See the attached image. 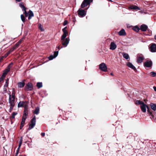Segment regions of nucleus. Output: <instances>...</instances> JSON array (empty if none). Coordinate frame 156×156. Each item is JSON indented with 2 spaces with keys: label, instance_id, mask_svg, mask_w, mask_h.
Returning a JSON list of instances; mask_svg holds the SVG:
<instances>
[{
  "label": "nucleus",
  "instance_id": "obj_47",
  "mask_svg": "<svg viewBox=\"0 0 156 156\" xmlns=\"http://www.w3.org/2000/svg\"><path fill=\"white\" fill-rule=\"evenodd\" d=\"M22 141H23L22 137H21L20 138V140L19 143H22Z\"/></svg>",
  "mask_w": 156,
  "mask_h": 156
},
{
  "label": "nucleus",
  "instance_id": "obj_53",
  "mask_svg": "<svg viewBox=\"0 0 156 156\" xmlns=\"http://www.w3.org/2000/svg\"><path fill=\"white\" fill-rule=\"evenodd\" d=\"M32 17V16H29V17H28V20H30V19H31Z\"/></svg>",
  "mask_w": 156,
  "mask_h": 156
},
{
  "label": "nucleus",
  "instance_id": "obj_28",
  "mask_svg": "<svg viewBox=\"0 0 156 156\" xmlns=\"http://www.w3.org/2000/svg\"><path fill=\"white\" fill-rule=\"evenodd\" d=\"M26 118H22V121L21 123L20 126V127H23L25 124V121Z\"/></svg>",
  "mask_w": 156,
  "mask_h": 156
},
{
  "label": "nucleus",
  "instance_id": "obj_43",
  "mask_svg": "<svg viewBox=\"0 0 156 156\" xmlns=\"http://www.w3.org/2000/svg\"><path fill=\"white\" fill-rule=\"evenodd\" d=\"M68 23V21L67 20H65L63 23V24L64 26H65L66 25H67Z\"/></svg>",
  "mask_w": 156,
  "mask_h": 156
},
{
  "label": "nucleus",
  "instance_id": "obj_38",
  "mask_svg": "<svg viewBox=\"0 0 156 156\" xmlns=\"http://www.w3.org/2000/svg\"><path fill=\"white\" fill-rule=\"evenodd\" d=\"M17 114L16 112H13L12 113V115L11 116V118L14 119L15 118V116Z\"/></svg>",
  "mask_w": 156,
  "mask_h": 156
},
{
  "label": "nucleus",
  "instance_id": "obj_57",
  "mask_svg": "<svg viewBox=\"0 0 156 156\" xmlns=\"http://www.w3.org/2000/svg\"><path fill=\"white\" fill-rule=\"evenodd\" d=\"M33 127H29V130H30L32 128H33Z\"/></svg>",
  "mask_w": 156,
  "mask_h": 156
},
{
  "label": "nucleus",
  "instance_id": "obj_3",
  "mask_svg": "<svg viewBox=\"0 0 156 156\" xmlns=\"http://www.w3.org/2000/svg\"><path fill=\"white\" fill-rule=\"evenodd\" d=\"M93 1V0H84L81 5V8H84L87 7L88 5H89Z\"/></svg>",
  "mask_w": 156,
  "mask_h": 156
},
{
  "label": "nucleus",
  "instance_id": "obj_44",
  "mask_svg": "<svg viewBox=\"0 0 156 156\" xmlns=\"http://www.w3.org/2000/svg\"><path fill=\"white\" fill-rule=\"evenodd\" d=\"M133 30L135 31L136 32V26H135L132 28Z\"/></svg>",
  "mask_w": 156,
  "mask_h": 156
},
{
  "label": "nucleus",
  "instance_id": "obj_36",
  "mask_svg": "<svg viewBox=\"0 0 156 156\" xmlns=\"http://www.w3.org/2000/svg\"><path fill=\"white\" fill-rule=\"evenodd\" d=\"M20 44H19L18 42L16 43L14 46L12 48V49H14V50L16 48H17L19 45H20Z\"/></svg>",
  "mask_w": 156,
  "mask_h": 156
},
{
  "label": "nucleus",
  "instance_id": "obj_17",
  "mask_svg": "<svg viewBox=\"0 0 156 156\" xmlns=\"http://www.w3.org/2000/svg\"><path fill=\"white\" fill-rule=\"evenodd\" d=\"M26 101H20L18 104V108L24 107L26 105H27L26 104Z\"/></svg>",
  "mask_w": 156,
  "mask_h": 156
},
{
  "label": "nucleus",
  "instance_id": "obj_27",
  "mask_svg": "<svg viewBox=\"0 0 156 156\" xmlns=\"http://www.w3.org/2000/svg\"><path fill=\"white\" fill-rule=\"evenodd\" d=\"M19 6L23 10L25 11L27 9L24 6L23 2L20 3Z\"/></svg>",
  "mask_w": 156,
  "mask_h": 156
},
{
  "label": "nucleus",
  "instance_id": "obj_26",
  "mask_svg": "<svg viewBox=\"0 0 156 156\" xmlns=\"http://www.w3.org/2000/svg\"><path fill=\"white\" fill-rule=\"evenodd\" d=\"M39 110L40 108L39 107H37L33 112L34 114L38 115L39 113Z\"/></svg>",
  "mask_w": 156,
  "mask_h": 156
},
{
  "label": "nucleus",
  "instance_id": "obj_59",
  "mask_svg": "<svg viewBox=\"0 0 156 156\" xmlns=\"http://www.w3.org/2000/svg\"><path fill=\"white\" fill-rule=\"evenodd\" d=\"M110 75H112V76H113V73H110Z\"/></svg>",
  "mask_w": 156,
  "mask_h": 156
},
{
  "label": "nucleus",
  "instance_id": "obj_49",
  "mask_svg": "<svg viewBox=\"0 0 156 156\" xmlns=\"http://www.w3.org/2000/svg\"><path fill=\"white\" fill-rule=\"evenodd\" d=\"M138 12L140 13H143L144 12V10H142L141 11H139Z\"/></svg>",
  "mask_w": 156,
  "mask_h": 156
},
{
  "label": "nucleus",
  "instance_id": "obj_52",
  "mask_svg": "<svg viewBox=\"0 0 156 156\" xmlns=\"http://www.w3.org/2000/svg\"><path fill=\"white\" fill-rule=\"evenodd\" d=\"M153 88L154 89V90L156 91V87L154 86L153 87Z\"/></svg>",
  "mask_w": 156,
  "mask_h": 156
},
{
  "label": "nucleus",
  "instance_id": "obj_63",
  "mask_svg": "<svg viewBox=\"0 0 156 156\" xmlns=\"http://www.w3.org/2000/svg\"><path fill=\"white\" fill-rule=\"evenodd\" d=\"M132 98L133 99H134V98L133 97Z\"/></svg>",
  "mask_w": 156,
  "mask_h": 156
},
{
  "label": "nucleus",
  "instance_id": "obj_15",
  "mask_svg": "<svg viewBox=\"0 0 156 156\" xmlns=\"http://www.w3.org/2000/svg\"><path fill=\"white\" fill-rule=\"evenodd\" d=\"M58 54V51H55L54 53V55H51L50 56H49L48 57V59L49 60H51L53 59L54 58H55L56 57Z\"/></svg>",
  "mask_w": 156,
  "mask_h": 156
},
{
  "label": "nucleus",
  "instance_id": "obj_22",
  "mask_svg": "<svg viewBox=\"0 0 156 156\" xmlns=\"http://www.w3.org/2000/svg\"><path fill=\"white\" fill-rule=\"evenodd\" d=\"M119 35L120 36H125L126 35V33L124 29H122L119 32Z\"/></svg>",
  "mask_w": 156,
  "mask_h": 156
},
{
  "label": "nucleus",
  "instance_id": "obj_12",
  "mask_svg": "<svg viewBox=\"0 0 156 156\" xmlns=\"http://www.w3.org/2000/svg\"><path fill=\"white\" fill-rule=\"evenodd\" d=\"M28 115V110L27 106L25 105L24 107V113L22 117L27 119Z\"/></svg>",
  "mask_w": 156,
  "mask_h": 156
},
{
  "label": "nucleus",
  "instance_id": "obj_61",
  "mask_svg": "<svg viewBox=\"0 0 156 156\" xmlns=\"http://www.w3.org/2000/svg\"><path fill=\"white\" fill-rule=\"evenodd\" d=\"M154 39L156 40V35L154 36Z\"/></svg>",
  "mask_w": 156,
  "mask_h": 156
},
{
  "label": "nucleus",
  "instance_id": "obj_30",
  "mask_svg": "<svg viewBox=\"0 0 156 156\" xmlns=\"http://www.w3.org/2000/svg\"><path fill=\"white\" fill-rule=\"evenodd\" d=\"M37 87L38 88H40L42 87V84L41 82H38L36 84Z\"/></svg>",
  "mask_w": 156,
  "mask_h": 156
},
{
  "label": "nucleus",
  "instance_id": "obj_54",
  "mask_svg": "<svg viewBox=\"0 0 156 156\" xmlns=\"http://www.w3.org/2000/svg\"><path fill=\"white\" fill-rule=\"evenodd\" d=\"M140 9L139 8V7H138L137 6V11H138V10H140Z\"/></svg>",
  "mask_w": 156,
  "mask_h": 156
},
{
  "label": "nucleus",
  "instance_id": "obj_46",
  "mask_svg": "<svg viewBox=\"0 0 156 156\" xmlns=\"http://www.w3.org/2000/svg\"><path fill=\"white\" fill-rule=\"evenodd\" d=\"M4 58V56H2L0 58V63L3 60Z\"/></svg>",
  "mask_w": 156,
  "mask_h": 156
},
{
  "label": "nucleus",
  "instance_id": "obj_11",
  "mask_svg": "<svg viewBox=\"0 0 156 156\" xmlns=\"http://www.w3.org/2000/svg\"><path fill=\"white\" fill-rule=\"evenodd\" d=\"M99 69L105 72L107 70V67L106 64L104 63H102L99 65Z\"/></svg>",
  "mask_w": 156,
  "mask_h": 156
},
{
  "label": "nucleus",
  "instance_id": "obj_16",
  "mask_svg": "<svg viewBox=\"0 0 156 156\" xmlns=\"http://www.w3.org/2000/svg\"><path fill=\"white\" fill-rule=\"evenodd\" d=\"M9 71V70H8L6 69H5L3 71L2 75L0 78H2V79L3 80L4 78L6 76Z\"/></svg>",
  "mask_w": 156,
  "mask_h": 156
},
{
  "label": "nucleus",
  "instance_id": "obj_19",
  "mask_svg": "<svg viewBox=\"0 0 156 156\" xmlns=\"http://www.w3.org/2000/svg\"><path fill=\"white\" fill-rule=\"evenodd\" d=\"M9 79L8 78L7 79L5 80V83L4 85V90L5 91H6L7 88L8 87Z\"/></svg>",
  "mask_w": 156,
  "mask_h": 156
},
{
  "label": "nucleus",
  "instance_id": "obj_34",
  "mask_svg": "<svg viewBox=\"0 0 156 156\" xmlns=\"http://www.w3.org/2000/svg\"><path fill=\"white\" fill-rule=\"evenodd\" d=\"M29 16H30L33 17L34 16V14L32 11L31 10H29L28 12Z\"/></svg>",
  "mask_w": 156,
  "mask_h": 156
},
{
  "label": "nucleus",
  "instance_id": "obj_31",
  "mask_svg": "<svg viewBox=\"0 0 156 156\" xmlns=\"http://www.w3.org/2000/svg\"><path fill=\"white\" fill-rule=\"evenodd\" d=\"M15 90L14 88H13L12 89V94L11 95V97L12 98H15Z\"/></svg>",
  "mask_w": 156,
  "mask_h": 156
},
{
  "label": "nucleus",
  "instance_id": "obj_45",
  "mask_svg": "<svg viewBox=\"0 0 156 156\" xmlns=\"http://www.w3.org/2000/svg\"><path fill=\"white\" fill-rule=\"evenodd\" d=\"M22 143H19V146H18V147L17 148V149H18V151H19V150H20V148L22 145Z\"/></svg>",
  "mask_w": 156,
  "mask_h": 156
},
{
  "label": "nucleus",
  "instance_id": "obj_8",
  "mask_svg": "<svg viewBox=\"0 0 156 156\" xmlns=\"http://www.w3.org/2000/svg\"><path fill=\"white\" fill-rule=\"evenodd\" d=\"M9 102L10 105H15V97L12 98L10 93H9Z\"/></svg>",
  "mask_w": 156,
  "mask_h": 156
},
{
  "label": "nucleus",
  "instance_id": "obj_33",
  "mask_svg": "<svg viewBox=\"0 0 156 156\" xmlns=\"http://www.w3.org/2000/svg\"><path fill=\"white\" fill-rule=\"evenodd\" d=\"M13 64V63L12 62L9 65L6 69H7L8 70H9L10 71V69L12 67Z\"/></svg>",
  "mask_w": 156,
  "mask_h": 156
},
{
  "label": "nucleus",
  "instance_id": "obj_20",
  "mask_svg": "<svg viewBox=\"0 0 156 156\" xmlns=\"http://www.w3.org/2000/svg\"><path fill=\"white\" fill-rule=\"evenodd\" d=\"M25 81H26V80L24 79V80H23V82H19L18 83V87L22 88V87H24V86H25Z\"/></svg>",
  "mask_w": 156,
  "mask_h": 156
},
{
  "label": "nucleus",
  "instance_id": "obj_51",
  "mask_svg": "<svg viewBox=\"0 0 156 156\" xmlns=\"http://www.w3.org/2000/svg\"><path fill=\"white\" fill-rule=\"evenodd\" d=\"M19 151H18V149L17 150H16V156H17Z\"/></svg>",
  "mask_w": 156,
  "mask_h": 156
},
{
  "label": "nucleus",
  "instance_id": "obj_37",
  "mask_svg": "<svg viewBox=\"0 0 156 156\" xmlns=\"http://www.w3.org/2000/svg\"><path fill=\"white\" fill-rule=\"evenodd\" d=\"M150 74L152 77H155L156 76V73L154 72H151Z\"/></svg>",
  "mask_w": 156,
  "mask_h": 156
},
{
  "label": "nucleus",
  "instance_id": "obj_62",
  "mask_svg": "<svg viewBox=\"0 0 156 156\" xmlns=\"http://www.w3.org/2000/svg\"><path fill=\"white\" fill-rule=\"evenodd\" d=\"M22 127H20V129H22Z\"/></svg>",
  "mask_w": 156,
  "mask_h": 156
},
{
  "label": "nucleus",
  "instance_id": "obj_7",
  "mask_svg": "<svg viewBox=\"0 0 156 156\" xmlns=\"http://www.w3.org/2000/svg\"><path fill=\"white\" fill-rule=\"evenodd\" d=\"M144 59V55L142 54L137 55V63H142Z\"/></svg>",
  "mask_w": 156,
  "mask_h": 156
},
{
  "label": "nucleus",
  "instance_id": "obj_56",
  "mask_svg": "<svg viewBox=\"0 0 156 156\" xmlns=\"http://www.w3.org/2000/svg\"><path fill=\"white\" fill-rule=\"evenodd\" d=\"M3 80H2V78H0V83Z\"/></svg>",
  "mask_w": 156,
  "mask_h": 156
},
{
  "label": "nucleus",
  "instance_id": "obj_55",
  "mask_svg": "<svg viewBox=\"0 0 156 156\" xmlns=\"http://www.w3.org/2000/svg\"><path fill=\"white\" fill-rule=\"evenodd\" d=\"M17 2H20L21 1V0H16Z\"/></svg>",
  "mask_w": 156,
  "mask_h": 156
},
{
  "label": "nucleus",
  "instance_id": "obj_9",
  "mask_svg": "<svg viewBox=\"0 0 156 156\" xmlns=\"http://www.w3.org/2000/svg\"><path fill=\"white\" fill-rule=\"evenodd\" d=\"M67 28V27H66L62 30L63 34L61 37L62 40L65 39L68 34V32L66 30Z\"/></svg>",
  "mask_w": 156,
  "mask_h": 156
},
{
  "label": "nucleus",
  "instance_id": "obj_5",
  "mask_svg": "<svg viewBox=\"0 0 156 156\" xmlns=\"http://www.w3.org/2000/svg\"><path fill=\"white\" fill-rule=\"evenodd\" d=\"M148 28V27L146 25L143 24L142 25L140 28L137 26V33L140 30L143 31H146Z\"/></svg>",
  "mask_w": 156,
  "mask_h": 156
},
{
  "label": "nucleus",
  "instance_id": "obj_60",
  "mask_svg": "<svg viewBox=\"0 0 156 156\" xmlns=\"http://www.w3.org/2000/svg\"><path fill=\"white\" fill-rule=\"evenodd\" d=\"M146 101H147V100H146V99H144V101H145L146 103Z\"/></svg>",
  "mask_w": 156,
  "mask_h": 156
},
{
  "label": "nucleus",
  "instance_id": "obj_29",
  "mask_svg": "<svg viewBox=\"0 0 156 156\" xmlns=\"http://www.w3.org/2000/svg\"><path fill=\"white\" fill-rule=\"evenodd\" d=\"M122 55L123 57L126 59H128L129 58V55L127 53H123L122 54Z\"/></svg>",
  "mask_w": 156,
  "mask_h": 156
},
{
  "label": "nucleus",
  "instance_id": "obj_13",
  "mask_svg": "<svg viewBox=\"0 0 156 156\" xmlns=\"http://www.w3.org/2000/svg\"><path fill=\"white\" fill-rule=\"evenodd\" d=\"M36 116L35 115H34L33 118L30 121L29 127H34L35 126L36 123Z\"/></svg>",
  "mask_w": 156,
  "mask_h": 156
},
{
  "label": "nucleus",
  "instance_id": "obj_1",
  "mask_svg": "<svg viewBox=\"0 0 156 156\" xmlns=\"http://www.w3.org/2000/svg\"><path fill=\"white\" fill-rule=\"evenodd\" d=\"M137 104L140 105V107L143 112L145 113L146 112L147 105L140 100H137Z\"/></svg>",
  "mask_w": 156,
  "mask_h": 156
},
{
  "label": "nucleus",
  "instance_id": "obj_4",
  "mask_svg": "<svg viewBox=\"0 0 156 156\" xmlns=\"http://www.w3.org/2000/svg\"><path fill=\"white\" fill-rule=\"evenodd\" d=\"M86 11L84 9H79L77 11V13L79 16L81 17H83L86 16Z\"/></svg>",
  "mask_w": 156,
  "mask_h": 156
},
{
  "label": "nucleus",
  "instance_id": "obj_23",
  "mask_svg": "<svg viewBox=\"0 0 156 156\" xmlns=\"http://www.w3.org/2000/svg\"><path fill=\"white\" fill-rule=\"evenodd\" d=\"M146 108L147 109V112L150 114V115L152 117H154V115L152 114L153 112L151 111L149 108V107H148V106L147 105Z\"/></svg>",
  "mask_w": 156,
  "mask_h": 156
},
{
  "label": "nucleus",
  "instance_id": "obj_2",
  "mask_svg": "<svg viewBox=\"0 0 156 156\" xmlns=\"http://www.w3.org/2000/svg\"><path fill=\"white\" fill-rule=\"evenodd\" d=\"M33 86L31 82H29L26 83L24 90L25 91H32L33 89Z\"/></svg>",
  "mask_w": 156,
  "mask_h": 156
},
{
  "label": "nucleus",
  "instance_id": "obj_40",
  "mask_svg": "<svg viewBox=\"0 0 156 156\" xmlns=\"http://www.w3.org/2000/svg\"><path fill=\"white\" fill-rule=\"evenodd\" d=\"M15 105H10V108L9 109V112H11L13 108Z\"/></svg>",
  "mask_w": 156,
  "mask_h": 156
},
{
  "label": "nucleus",
  "instance_id": "obj_14",
  "mask_svg": "<svg viewBox=\"0 0 156 156\" xmlns=\"http://www.w3.org/2000/svg\"><path fill=\"white\" fill-rule=\"evenodd\" d=\"M144 65L145 67L148 68L151 67L152 65V62L151 60L149 61H147L144 62Z\"/></svg>",
  "mask_w": 156,
  "mask_h": 156
},
{
  "label": "nucleus",
  "instance_id": "obj_32",
  "mask_svg": "<svg viewBox=\"0 0 156 156\" xmlns=\"http://www.w3.org/2000/svg\"><path fill=\"white\" fill-rule=\"evenodd\" d=\"M20 17L22 22L23 23H25V18L23 14H22L21 15Z\"/></svg>",
  "mask_w": 156,
  "mask_h": 156
},
{
  "label": "nucleus",
  "instance_id": "obj_42",
  "mask_svg": "<svg viewBox=\"0 0 156 156\" xmlns=\"http://www.w3.org/2000/svg\"><path fill=\"white\" fill-rule=\"evenodd\" d=\"M131 9H133L136 10V6H131Z\"/></svg>",
  "mask_w": 156,
  "mask_h": 156
},
{
  "label": "nucleus",
  "instance_id": "obj_50",
  "mask_svg": "<svg viewBox=\"0 0 156 156\" xmlns=\"http://www.w3.org/2000/svg\"><path fill=\"white\" fill-rule=\"evenodd\" d=\"M41 135L42 136L44 137V136L45 134L44 133H41Z\"/></svg>",
  "mask_w": 156,
  "mask_h": 156
},
{
  "label": "nucleus",
  "instance_id": "obj_35",
  "mask_svg": "<svg viewBox=\"0 0 156 156\" xmlns=\"http://www.w3.org/2000/svg\"><path fill=\"white\" fill-rule=\"evenodd\" d=\"M38 28L40 30H41V31H43L44 30V29L42 27V25L41 24H38Z\"/></svg>",
  "mask_w": 156,
  "mask_h": 156
},
{
  "label": "nucleus",
  "instance_id": "obj_24",
  "mask_svg": "<svg viewBox=\"0 0 156 156\" xmlns=\"http://www.w3.org/2000/svg\"><path fill=\"white\" fill-rule=\"evenodd\" d=\"M150 105L151 109L155 111L156 110V104L153 103H151L150 104Z\"/></svg>",
  "mask_w": 156,
  "mask_h": 156
},
{
  "label": "nucleus",
  "instance_id": "obj_10",
  "mask_svg": "<svg viewBox=\"0 0 156 156\" xmlns=\"http://www.w3.org/2000/svg\"><path fill=\"white\" fill-rule=\"evenodd\" d=\"M149 49L151 52H156V44L152 43L151 44Z\"/></svg>",
  "mask_w": 156,
  "mask_h": 156
},
{
  "label": "nucleus",
  "instance_id": "obj_41",
  "mask_svg": "<svg viewBox=\"0 0 156 156\" xmlns=\"http://www.w3.org/2000/svg\"><path fill=\"white\" fill-rule=\"evenodd\" d=\"M24 11V14H25V16L26 17H27L29 15L28 12L27 13V11H26V10H25Z\"/></svg>",
  "mask_w": 156,
  "mask_h": 156
},
{
  "label": "nucleus",
  "instance_id": "obj_25",
  "mask_svg": "<svg viewBox=\"0 0 156 156\" xmlns=\"http://www.w3.org/2000/svg\"><path fill=\"white\" fill-rule=\"evenodd\" d=\"M14 51V49L11 48L6 54H5L4 56V58L6 57L11 52Z\"/></svg>",
  "mask_w": 156,
  "mask_h": 156
},
{
  "label": "nucleus",
  "instance_id": "obj_48",
  "mask_svg": "<svg viewBox=\"0 0 156 156\" xmlns=\"http://www.w3.org/2000/svg\"><path fill=\"white\" fill-rule=\"evenodd\" d=\"M63 48V47L61 46V47H60V45L58 46V47H57V48H58V49H59L60 48Z\"/></svg>",
  "mask_w": 156,
  "mask_h": 156
},
{
  "label": "nucleus",
  "instance_id": "obj_58",
  "mask_svg": "<svg viewBox=\"0 0 156 156\" xmlns=\"http://www.w3.org/2000/svg\"><path fill=\"white\" fill-rule=\"evenodd\" d=\"M135 104L136 105V101H134Z\"/></svg>",
  "mask_w": 156,
  "mask_h": 156
},
{
  "label": "nucleus",
  "instance_id": "obj_18",
  "mask_svg": "<svg viewBox=\"0 0 156 156\" xmlns=\"http://www.w3.org/2000/svg\"><path fill=\"white\" fill-rule=\"evenodd\" d=\"M117 47L116 45L114 42H112L110 45V49L112 50H115Z\"/></svg>",
  "mask_w": 156,
  "mask_h": 156
},
{
  "label": "nucleus",
  "instance_id": "obj_39",
  "mask_svg": "<svg viewBox=\"0 0 156 156\" xmlns=\"http://www.w3.org/2000/svg\"><path fill=\"white\" fill-rule=\"evenodd\" d=\"M24 39V37H23L22 38L20 39L17 42L20 44L23 41V40Z\"/></svg>",
  "mask_w": 156,
  "mask_h": 156
},
{
  "label": "nucleus",
  "instance_id": "obj_21",
  "mask_svg": "<svg viewBox=\"0 0 156 156\" xmlns=\"http://www.w3.org/2000/svg\"><path fill=\"white\" fill-rule=\"evenodd\" d=\"M126 65L129 67L133 69L135 71L136 69V67L133 65L130 62H128L126 63Z\"/></svg>",
  "mask_w": 156,
  "mask_h": 156
},
{
  "label": "nucleus",
  "instance_id": "obj_6",
  "mask_svg": "<svg viewBox=\"0 0 156 156\" xmlns=\"http://www.w3.org/2000/svg\"><path fill=\"white\" fill-rule=\"evenodd\" d=\"M62 44L64 47H66L67 46L69 42V37H67L63 40L61 39Z\"/></svg>",
  "mask_w": 156,
  "mask_h": 156
}]
</instances>
